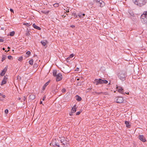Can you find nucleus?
I'll return each mask as SVG.
<instances>
[{
    "label": "nucleus",
    "instance_id": "obj_1",
    "mask_svg": "<svg viewBox=\"0 0 147 147\" xmlns=\"http://www.w3.org/2000/svg\"><path fill=\"white\" fill-rule=\"evenodd\" d=\"M141 20L143 24H146L147 26V11H144L140 17Z\"/></svg>",
    "mask_w": 147,
    "mask_h": 147
},
{
    "label": "nucleus",
    "instance_id": "obj_2",
    "mask_svg": "<svg viewBox=\"0 0 147 147\" xmlns=\"http://www.w3.org/2000/svg\"><path fill=\"white\" fill-rule=\"evenodd\" d=\"M108 83V81L106 80H102L100 78L99 79H95L94 82V83L97 85L103 84H107Z\"/></svg>",
    "mask_w": 147,
    "mask_h": 147
},
{
    "label": "nucleus",
    "instance_id": "obj_3",
    "mask_svg": "<svg viewBox=\"0 0 147 147\" xmlns=\"http://www.w3.org/2000/svg\"><path fill=\"white\" fill-rule=\"evenodd\" d=\"M147 0H133L134 3L140 6H142L145 5Z\"/></svg>",
    "mask_w": 147,
    "mask_h": 147
},
{
    "label": "nucleus",
    "instance_id": "obj_4",
    "mask_svg": "<svg viewBox=\"0 0 147 147\" xmlns=\"http://www.w3.org/2000/svg\"><path fill=\"white\" fill-rule=\"evenodd\" d=\"M127 76V74L125 72H120L118 75V77L122 81L125 80Z\"/></svg>",
    "mask_w": 147,
    "mask_h": 147
},
{
    "label": "nucleus",
    "instance_id": "obj_5",
    "mask_svg": "<svg viewBox=\"0 0 147 147\" xmlns=\"http://www.w3.org/2000/svg\"><path fill=\"white\" fill-rule=\"evenodd\" d=\"M56 77V80L57 82L61 80L63 78L62 74L60 73H58L55 76Z\"/></svg>",
    "mask_w": 147,
    "mask_h": 147
},
{
    "label": "nucleus",
    "instance_id": "obj_6",
    "mask_svg": "<svg viewBox=\"0 0 147 147\" xmlns=\"http://www.w3.org/2000/svg\"><path fill=\"white\" fill-rule=\"evenodd\" d=\"M116 102L117 103H122L123 101V99L122 97H118L115 98Z\"/></svg>",
    "mask_w": 147,
    "mask_h": 147
},
{
    "label": "nucleus",
    "instance_id": "obj_7",
    "mask_svg": "<svg viewBox=\"0 0 147 147\" xmlns=\"http://www.w3.org/2000/svg\"><path fill=\"white\" fill-rule=\"evenodd\" d=\"M138 138L140 140L143 142H145L146 141L145 137L143 135H139L138 136Z\"/></svg>",
    "mask_w": 147,
    "mask_h": 147
},
{
    "label": "nucleus",
    "instance_id": "obj_8",
    "mask_svg": "<svg viewBox=\"0 0 147 147\" xmlns=\"http://www.w3.org/2000/svg\"><path fill=\"white\" fill-rule=\"evenodd\" d=\"M105 5V3L104 2H103L102 0H100L99 1L98 4H97V5L98 6H100L101 7H103Z\"/></svg>",
    "mask_w": 147,
    "mask_h": 147
},
{
    "label": "nucleus",
    "instance_id": "obj_9",
    "mask_svg": "<svg viewBox=\"0 0 147 147\" xmlns=\"http://www.w3.org/2000/svg\"><path fill=\"white\" fill-rule=\"evenodd\" d=\"M117 89L118 90V91L119 92L123 94H125V93L123 92V90L122 87H117Z\"/></svg>",
    "mask_w": 147,
    "mask_h": 147
},
{
    "label": "nucleus",
    "instance_id": "obj_10",
    "mask_svg": "<svg viewBox=\"0 0 147 147\" xmlns=\"http://www.w3.org/2000/svg\"><path fill=\"white\" fill-rule=\"evenodd\" d=\"M7 67L6 66L2 71V72L1 73V76H3L5 73L6 72L7 70Z\"/></svg>",
    "mask_w": 147,
    "mask_h": 147
},
{
    "label": "nucleus",
    "instance_id": "obj_11",
    "mask_svg": "<svg viewBox=\"0 0 147 147\" xmlns=\"http://www.w3.org/2000/svg\"><path fill=\"white\" fill-rule=\"evenodd\" d=\"M76 105H75L71 109V113H75L76 111Z\"/></svg>",
    "mask_w": 147,
    "mask_h": 147
},
{
    "label": "nucleus",
    "instance_id": "obj_12",
    "mask_svg": "<svg viewBox=\"0 0 147 147\" xmlns=\"http://www.w3.org/2000/svg\"><path fill=\"white\" fill-rule=\"evenodd\" d=\"M40 42L42 45L44 46H45L48 43L47 41L45 40L41 41Z\"/></svg>",
    "mask_w": 147,
    "mask_h": 147
},
{
    "label": "nucleus",
    "instance_id": "obj_13",
    "mask_svg": "<svg viewBox=\"0 0 147 147\" xmlns=\"http://www.w3.org/2000/svg\"><path fill=\"white\" fill-rule=\"evenodd\" d=\"M32 26L35 29H36L38 30H40L41 29V28L40 27L36 25L35 24H33Z\"/></svg>",
    "mask_w": 147,
    "mask_h": 147
},
{
    "label": "nucleus",
    "instance_id": "obj_14",
    "mask_svg": "<svg viewBox=\"0 0 147 147\" xmlns=\"http://www.w3.org/2000/svg\"><path fill=\"white\" fill-rule=\"evenodd\" d=\"M29 99L32 100L34 99L35 98V96L34 94H32L29 95Z\"/></svg>",
    "mask_w": 147,
    "mask_h": 147
},
{
    "label": "nucleus",
    "instance_id": "obj_15",
    "mask_svg": "<svg viewBox=\"0 0 147 147\" xmlns=\"http://www.w3.org/2000/svg\"><path fill=\"white\" fill-rule=\"evenodd\" d=\"M49 81L47 82L46 83H45V84H44V86H43L42 87V90H44L45 89L46 87L49 84Z\"/></svg>",
    "mask_w": 147,
    "mask_h": 147
},
{
    "label": "nucleus",
    "instance_id": "obj_16",
    "mask_svg": "<svg viewBox=\"0 0 147 147\" xmlns=\"http://www.w3.org/2000/svg\"><path fill=\"white\" fill-rule=\"evenodd\" d=\"M52 144L53 146H58V147H61L60 146L59 144L57 142H53L52 143Z\"/></svg>",
    "mask_w": 147,
    "mask_h": 147
},
{
    "label": "nucleus",
    "instance_id": "obj_17",
    "mask_svg": "<svg viewBox=\"0 0 147 147\" xmlns=\"http://www.w3.org/2000/svg\"><path fill=\"white\" fill-rule=\"evenodd\" d=\"M125 123L126 124V126L127 127L129 128L130 127V125L129 124V121H125Z\"/></svg>",
    "mask_w": 147,
    "mask_h": 147
},
{
    "label": "nucleus",
    "instance_id": "obj_18",
    "mask_svg": "<svg viewBox=\"0 0 147 147\" xmlns=\"http://www.w3.org/2000/svg\"><path fill=\"white\" fill-rule=\"evenodd\" d=\"M128 13L131 16H134V14L133 12L131 10H129V11Z\"/></svg>",
    "mask_w": 147,
    "mask_h": 147
},
{
    "label": "nucleus",
    "instance_id": "obj_19",
    "mask_svg": "<svg viewBox=\"0 0 147 147\" xmlns=\"http://www.w3.org/2000/svg\"><path fill=\"white\" fill-rule=\"evenodd\" d=\"M76 97H77L76 98V100L77 101H80L81 100L82 98L80 97L78 95L76 96Z\"/></svg>",
    "mask_w": 147,
    "mask_h": 147
},
{
    "label": "nucleus",
    "instance_id": "obj_20",
    "mask_svg": "<svg viewBox=\"0 0 147 147\" xmlns=\"http://www.w3.org/2000/svg\"><path fill=\"white\" fill-rule=\"evenodd\" d=\"M6 83H7V80H4V79H3L2 81L1 85H3V84H6Z\"/></svg>",
    "mask_w": 147,
    "mask_h": 147
},
{
    "label": "nucleus",
    "instance_id": "obj_21",
    "mask_svg": "<svg viewBox=\"0 0 147 147\" xmlns=\"http://www.w3.org/2000/svg\"><path fill=\"white\" fill-rule=\"evenodd\" d=\"M58 74L56 70H54L53 72V75L55 77Z\"/></svg>",
    "mask_w": 147,
    "mask_h": 147
},
{
    "label": "nucleus",
    "instance_id": "obj_22",
    "mask_svg": "<svg viewBox=\"0 0 147 147\" xmlns=\"http://www.w3.org/2000/svg\"><path fill=\"white\" fill-rule=\"evenodd\" d=\"M6 56L5 55H3L2 57V58L1 61L2 62H3L6 59Z\"/></svg>",
    "mask_w": 147,
    "mask_h": 147
},
{
    "label": "nucleus",
    "instance_id": "obj_23",
    "mask_svg": "<svg viewBox=\"0 0 147 147\" xmlns=\"http://www.w3.org/2000/svg\"><path fill=\"white\" fill-rule=\"evenodd\" d=\"M29 63L30 65H32L33 63V59H31L29 61Z\"/></svg>",
    "mask_w": 147,
    "mask_h": 147
},
{
    "label": "nucleus",
    "instance_id": "obj_24",
    "mask_svg": "<svg viewBox=\"0 0 147 147\" xmlns=\"http://www.w3.org/2000/svg\"><path fill=\"white\" fill-rule=\"evenodd\" d=\"M15 32L14 31H12L10 32L9 35L11 36H13L14 35Z\"/></svg>",
    "mask_w": 147,
    "mask_h": 147
},
{
    "label": "nucleus",
    "instance_id": "obj_25",
    "mask_svg": "<svg viewBox=\"0 0 147 147\" xmlns=\"http://www.w3.org/2000/svg\"><path fill=\"white\" fill-rule=\"evenodd\" d=\"M66 140H65V139L64 137H62L61 140H60V141L61 142H64V141H65Z\"/></svg>",
    "mask_w": 147,
    "mask_h": 147
},
{
    "label": "nucleus",
    "instance_id": "obj_26",
    "mask_svg": "<svg viewBox=\"0 0 147 147\" xmlns=\"http://www.w3.org/2000/svg\"><path fill=\"white\" fill-rule=\"evenodd\" d=\"M52 92L53 94H55L58 92V89H56L55 90H53Z\"/></svg>",
    "mask_w": 147,
    "mask_h": 147
},
{
    "label": "nucleus",
    "instance_id": "obj_27",
    "mask_svg": "<svg viewBox=\"0 0 147 147\" xmlns=\"http://www.w3.org/2000/svg\"><path fill=\"white\" fill-rule=\"evenodd\" d=\"M32 24V23L31 24H30V23H24L23 24V25L26 26H29L31 25Z\"/></svg>",
    "mask_w": 147,
    "mask_h": 147
},
{
    "label": "nucleus",
    "instance_id": "obj_28",
    "mask_svg": "<svg viewBox=\"0 0 147 147\" xmlns=\"http://www.w3.org/2000/svg\"><path fill=\"white\" fill-rule=\"evenodd\" d=\"M26 36H30V34L29 33V31L28 30H27V32L26 33Z\"/></svg>",
    "mask_w": 147,
    "mask_h": 147
},
{
    "label": "nucleus",
    "instance_id": "obj_29",
    "mask_svg": "<svg viewBox=\"0 0 147 147\" xmlns=\"http://www.w3.org/2000/svg\"><path fill=\"white\" fill-rule=\"evenodd\" d=\"M74 56V55L73 54H70L69 55V56L68 57V59L69 58H71L72 57H73Z\"/></svg>",
    "mask_w": 147,
    "mask_h": 147
},
{
    "label": "nucleus",
    "instance_id": "obj_30",
    "mask_svg": "<svg viewBox=\"0 0 147 147\" xmlns=\"http://www.w3.org/2000/svg\"><path fill=\"white\" fill-rule=\"evenodd\" d=\"M38 66V64L37 63H35L33 67L34 68H36Z\"/></svg>",
    "mask_w": 147,
    "mask_h": 147
},
{
    "label": "nucleus",
    "instance_id": "obj_31",
    "mask_svg": "<svg viewBox=\"0 0 147 147\" xmlns=\"http://www.w3.org/2000/svg\"><path fill=\"white\" fill-rule=\"evenodd\" d=\"M23 59V57L21 56L18 58V60L19 61H21Z\"/></svg>",
    "mask_w": 147,
    "mask_h": 147
},
{
    "label": "nucleus",
    "instance_id": "obj_32",
    "mask_svg": "<svg viewBox=\"0 0 147 147\" xmlns=\"http://www.w3.org/2000/svg\"><path fill=\"white\" fill-rule=\"evenodd\" d=\"M100 0H93V1L94 3H96L97 5Z\"/></svg>",
    "mask_w": 147,
    "mask_h": 147
},
{
    "label": "nucleus",
    "instance_id": "obj_33",
    "mask_svg": "<svg viewBox=\"0 0 147 147\" xmlns=\"http://www.w3.org/2000/svg\"><path fill=\"white\" fill-rule=\"evenodd\" d=\"M72 15L74 16L75 18L77 17V15H76V13H73Z\"/></svg>",
    "mask_w": 147,
    "mask_h": 147
},
{
    "label": "nucleus",
    "instance_id": "obj_34",
    "mask_svg": "<svg viewBox=\"0 0 147 147\" xmlns=\"http://www.w3.org/2000/svg\"><path fill=\"white\" fill-rule=\"evenodd\" d=\"M26 54L29 56L31 54V52L30 51H28L26 52Z\"/></svg>",
    "mask_w": 147,
    "mask_h": 147
},
{
    "label": "nucleus",
    "instance_id": "obj_35",
    "mask_svg": "<svg viewBox=\"0 0 147 147\" xmlns=\"http://www.w3.org/2000/svg\"><path fill=\"white\" fill-rule=\"evenodd\" d=\"M8 58L9 60H11L13 59V57L11 55H9L8 56Z\"/></svg>",
    "mask_w": 147,
    "mask_h": 147
},
{
    "label": "nucleus",
    "instance_id": "obj_36",
    "mask_svg": "<svg viewBox=\"0 0 147 147\" xmlns=\"http://www.w3.org/2000/svg\"><path fill=\"white\" fill-rule=\"evenodd\" d=\"M66 141V140H65V141H64V142H61V143H62V144L63 145H65V144H67Z\"/></svg>",
    "mask_w": 147,
    "mask_h": 147
},
{
    "label": "nucleus",
    "instance_id": "obj_37",
    "mask_svg": "<svg viewBox=\"0 0 147 147\" xmlns=\"http://www.w3.org/2000/svg\"><path fill=\"white\" fill-rule=\"evenodd\" d=\"M61 91L63 93L65 92L66 91V90L65 88H63L62 89Z\"/></svg>",
    "mask_w": 147,
    "mask_h": 147
},
{
    "label": "nucleus",
    "instance_id": "obj_38",
    "mask_svg": "<svg viewBox=\"0 0 147 147\" xmlns=\"http://www.w3.org/2000/svg\"><path fill=\"white\" fill-rule=\"evenodd\" d=\"M81 112H82V111H79L77 112L76 113V115H78Z\"/></svg>",
    "mask_w": 147,
    "mask_h": 147
},
{
    "label": "nucleus",
    "instance_id": "obj_39",
    "mask_svg": "<svg viewBox=\"0 0 147 147\" xmlns=\"http://www.w3.org/2000/svg\"><path fill=\"white\" fill-rule=\"evenodd\" d=\"M78 16H79V17L80 18H83V17L82 16V14H78Z\"/></svg>",
    "mask_w": 147,
    "mask_h": 147
},
{
    "label": "nucleus",
    "instance_id": "obj_40",
    "mask_svg": "<svg viewBox=\"0 0 147 147\" xmlns=\"http://www.w3.org/2000/svg\"><path fill=\"white\" fill-rule=\"evenodd\" d=\"M5 113L7 114L8 113V110L7 109H6L5 111Z\"/></svg>",
    "mask_w": 147,
    "mask_h": 147
},
{
    "label": "nucleus",
    "instance_id": "obj_41",
    "mask_svg": "<svg viewBox=\"0 0 147 147\" xmlns=\"http://www.w3.org/2000/svg\"><path fill=\"white\" fill-rule=\"evenodd\" d=\"M4 41V40H3V38H0V42H3Z\"/></svg>",
    "mask_w": 147,
    "mask_h": 147
},
{
    "label": "nucleus",
    "instance_id": "obj_42",
    "mask_svg": "<svg viewBox=\"0 0 147 147\" xmlns=\"http://www.w3.org/2000/svg\"><path fill=\"white\" fill-rule=\"evenodd\" d=\"M46 95H44L42 98V100L43 101V100H45L46 98Z\"/></svg>",
    "mask_w": 147,
    "mask_h": 147
},
{
    "label": "nucleus",
    "instance_id": "obj_43",
    "mask_svg": "<svg viewBox=\"0 0 147 147\" xmlns=\"http://www.w3.org/2000/svg\"><path fill=\"white\" fill-rule=\"evenodd\" d=\"M54 5V7H57L58 6V3H56Z\"/></svg>",
    "mask_w": 147,
    "mask_h": 147
},
{
    "label": "nucleus",
    "instance_id": "obj_44",
    "mask_svg": "<svg viewBox=\"0 0 147 147\" xmlns=\"http://www.w3.org/2000/svg\"><path fill=\"white\" fill-rule=\"evenodd\" d=\"M10 10L11 12H12L13 13H14V11L13 10V9H10Z\"/></svg>",
    "mask_w": 147,
    "mask_h": 147
},
{
    "label": "nucleus",
    "instance_id": "obj_45",
    "mask_svg": "<svg viewBox=\"0 0 147 147\" xmlns=\"http://www.w3.org/2000/svg\"><path fill=\"white\" fill-rule=\"evenodd\" d=\"M7 78L5 76L4 77V78H3V79H4V80H7Z\"/></svg>",
    "mask_w": 147,
    "mask_h": 147
},
{
    "label": "nucleus",
    "instance_id": "obj_46",
    "mask_svg": "<svg viewBox=\"0 0 147 147\" xmlns=\"http://www.w3.org/2000/svg\"><path fill=\"white\" fill-rule=\"evenodd\" d=\"M78 85L81 86V82H78Z\"/></svg>",
    "mask_w": 147,
    "mask_h": 147
},
{
    "label": "nucleus",
    "instance_id": "obj_47",
    "mask_svg": "<svg viewBox=\"0 0 147 147\" xmlns=\"http://www.w3.org/2000/svg\"><path fill=\"white\" fill-rule=\"evenodd\" d=\"M72 113L71 112L69 113V115L70 116H71L73 115L72 113Z\"/></svg>",
    "mask_w": 147,
    "mask_h": 147
},
{
    "label": "nucleus",
    "instance_id": "obj_48",
    "mask_svg": "<svg viewBox=\"0 0 147 147\" xmlns=\"http://www.w3.org/2000/svg\"><path fill=\"white\" fill-rule=\"evenodd\" d=\"M70 27L72 28H74L75 27V26L74 25H71L70 26Z\"/></svg>",
    "mask_w": 147,
    "mask_h": 147
},
{
    "label": "nucleus",
    "instance_id": "obj_49",
    "mask_svg": "<svg viewBox=\"0 0 147 147\" xmlns=\"http://www.w3.org/2000/svg\"><path fill=\"white\" fill-rule=\"evenodd\" d=\"M70 58H69L68 59V57L67 58V61L68 62H69V60L70 59Z\"/></svg>",
    "mask_w": 147,
    "mask_h": 147
},
{
    "label": "nucleus",
    "instance_id": "obj_50",
    "mask_svg": "<svg viewBox=\"0 0 147 147\" xmlns=\"http://www.w3.org/2000/svg\"><path fill=\"white\" fill-rule=\"evenodd\" d=\"M2 97L3 98H5V96L4 95H2Z\"/></svg>",
    "mask_w": 147,
    "mask_h": 147
},
{
    "label": "nucleus",
    "instance_id": "obj_51",
    "mask_svg": "<svg viewBox=\"0 0 147 147\" xmlns=\"http://www.w3.org/2000/svg\"><path fill=\"white\" fill-rule=\"evenodd\" d=\"M42 104V101H41L40 102V104Z\"/></svg>",
    "mask_w": 147,
    "mask_h": 147
},
{
    "label": "nucleus",
    "instance_id": "obj_52",
    "mask_svg": "<svg viewBox=\"0 0 147 147\" xmlns=\"http://www.w3.org/2000/svg\"><path fill=\"white\" fill-rule=\"evenodd\" d=\"M82 16H84L85 15V14L84 13L82 14Z\"/></svg>",
    "mask_w": 147,
    "mask_h": 147
},
{
    "label": "nucleus",
    "instance_id": "obj_53",
    "mask_svg": "<svg viewBox=\"0 0 147 147\" xmlns=\"http://www.w3.org/2000/svg\"><path fill=\"white\" fill-rule=\"evenodd\" d=\"M69 9H68V10L67 11V12H69Z\"/></svg>",
    "mask_w": 147,
    "mask_h": 147
},
{
    "label": "nucleus",
    "instance_id": "obj_54",
    "mask_svg": "<svg viewBox=\"0 0 147 147\" xmlns=\"http://www.w3.org/2000/svg\"><path fill=\"white\" fill-rule=\"evenodd\" d=\"M5 48H3V49H2L3 50H5Z\"/></svg>",
    "mask_w": 147,
    "mask_h": 147
},
{
    "label": "nucleus",
    "instance_id": "obj_55",
    "mask_svg": "<svg viewBox=\"0 0 147 147\" xmlns=\"http://www.w3.org/2000/svg\"><path fill=\"white\" fill-rule=\"evenodd\" d=\"M125 93L126 94H129V92H128L127 93H126V92H125Z\"/></svg>",
    "mask_w": 147,
    "mask_h": 147
},
{
    "label": "nucleus",
    "instance_id": "obj_56",
    "mask_svg": "<svg viewBox=\"0 0 147 147\" xmlns=\"http://www.w3.org/2000/svg\"><path fill=\"white\" fill-rule=\"evenodd\" d=\"M7 49H9H9H10V47H7Z\"/></svg>",
    "mask_w": 147,
    "mask_h": 147
},
{
    "label": "nucleus",
    "instance_id": "obj_57",
    "mask_svg": "<svg viewBox=\"0 0 147 147\" xmlns=\"http://www.w3.org/2000/svg\"><path fill=\"white\" fill-rule=\"evenodd\" d=\"M8 51H9V50H8V51H6V50H5V52H8Z\"/></svg>",
    "mask_w": 147,
    "mask_h": 147
},
{
    "label": "nucleus",
    "instance_id": "obj_58",
    "mask_svg": "<svg viewBox=\"0 0 147 147\" xmlns=\"http://www.w3.org/2000/svg\"><path fill=\"white\" fill-rule=\"evenodd\" d=\"M2 94L1 93H0V96H2Z\"/></svg>",
    "mask_w": 147,
    "mask_h": 147
},
{
    "label": "nucleus",
    "instance_id": "obj_59",
    "mask_svg": "<svg viewBox=\"0 0 147 147\" xmlns=\"http://www.w3.org/2000/svg\"><path fill=\"white\" fill-rule=\"evenodd\" d=\"M101 93H102V92H99V93H98V94H101Z\"/></svg>",
    "mask_w": 147,
    "mask_h": 147
},
{
    "label": "nucleus",
    "instance_id": "obj_60",
    "mask_svg": "<svg viewBox=\"0 0 147 147\" xmlns=\"http://www.w3.org/2000/svg\"><path fill=\"white\" fill-rule=\"evenodd\" d=\"M65 145H63V147H66L65 146Z\"/></svg>",
    "mask_w": 147,
    "mask_h": 147
},
{
    "label": "nucleus",
    "instance_id": "obj_61",
    "mask_svg": "<svg viewBox=\"0 0 147 147\" xmlns=\"http://www.w3.org/2000/svg\"><path fill=\"white\" fill-rule=\"evenodd\" d=\"M79 80V78H78V79H77V80Z\"/></svg>",
    "mask_w": 147,
    "mask_h": 147
},
{
    "label": "nucleus",
    "instance_id": "obj_62",
    "mask_svg": "<svg viewBox=\"0 0 147 147\" xmlns=\"http://www.w3.org/2000/svg\"><path fill=\"white\" fill-rule=\"evenodd\" d=\"M64 16L63 18H65L66 16Z\"/></svg>",
    "mask_w": 147,
    "mask_h": 147
},
{
    "label": "nucleus",
    "instance_id": "obj_63",
    "mask_svg": "<svg viewBox=\"0 0 147 147\" xmlns=\"http://www.w3.org/2000/svg\"><path fill=\"white\" fill-rule=\"evenodd\" d=\"M20 98H19V100H20Z\"/></svg>",
    "mask_w": 147,
    "mask_h": 147
}]
</instances>
